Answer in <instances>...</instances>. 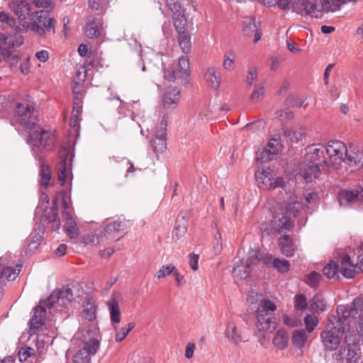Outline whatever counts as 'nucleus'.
<instances>
[{"label":"nucleus","mask_w":363,"mask_h":363,"mask_svg":"<svg viewBox=\"0 0 363 363\" xmlns=\"http://www.w3.org/2000/svg\"><path fill=\"white\" fill-rule=\"evenodd\" d=\"M34 108L27 104L18 103L16 107L13 121L28 133L27 143L35 155L45 150L52 151L55 147V135L38 125Z\"/></svg>","instance_id":"f257e3e1"},{"label":"nucleus","mask_w":363,"mask_h":363,"mask_svg":"<svg viewBox=\"0 0 363 363\" xmlns=\"http://www.w3.org/2000/svg\"><path fill=\"white\" fill-rule=\"evenodd\" d=\"M363 323V298L357 297L352 303L350 310L345 306L337 308V315L329 319L325 329L320 333V339L324 348L329 351L335 350L340 343L343 333L350 328L349 317Z\"/></svg>","instance_id":"f03ea898"},{"label":"nucleus","mask_w":363,"mask_h":363,"mask_svg":"<svg viewBox=\"0 0 363 363\" xmlns=\"http://www.w3.org/2000/svg\"><path fill=\"white\" fill-rule=\"evenodd\" d=\"M341 266L331 261L323 269V274L328 278H335L338 272L343 277L351 279L363 272V242L354 250L352 255L344 254L340 259Z\"/></svg>","instance_id":"7ed1b4c3"},{"label":"nucleus","mask_w":363,"mask_h":363,"mask_svg":"<svg viewBox=\"0 0 363 363\" xmlns=\"http://www.w3.org/2000/svg\"><path fill=\"white\" fill-rule=\"evenodd\" d=\"M74 299L73 294L69 288L62 287L58 292L52 294L47 299L41 301L34 308V313L30 320V331L35 333L42 328L45 324L47 308H51L57 304L66 307Z\"/></svg>","instance_id":"20e7f679"},{"label":"nucleus","mask_w":363,"mask_h":363,"mask_svg":"<svg viewBox=\"0 0 363 363\" xmlns=\"http://www.w3.org/2000/svg\"><path fill=\"white\" fill-rule=\"evenodd\" d=\"M322 149L320 150L316 147L311 145L306 149L305 157L300 165L298 176L306 183L312 182L318 179L322 172H328L318 156V153H322Z\"/></svg>","instance_id":"39448f33"},{"label":"nucleus","mask_w":363,"mask_h":363,"mask_svg":"<svg viewBox=\"0 0 363 363\" xmlns=\"http://www.w3.org/2000/svg\"><path fill=\"white\" fill-rule=\"evenodd\" d=\"M320 150L322 149V153H318L320 161L323 162L326 168H337L342 162L345 163V157L347 155L348 149L345 145L339 140H330L326 145L320 144H313Z\"/></svg>","instance_id":"423d86ee"},{"label":"nucleus","mask_w":363,"mask_h":363,"mask_svg":"<svg viewBox=\"0 0 363 363\" xmlns=\"http://www.w3.org/2000/svg\"><path fill=\"white\" fill-rule=\"evenodd\" d=\"M276 305L268 299H262L257 311V328L259 330L266 333L273 332L277 326L276 318L273 313L276 311Z\"/></svg>","instance_id":"0eeeda50"},{"label":"nucleus","mask_w":363,"mask_h":363,"mask_svg":"<svg viewBox=\"0 0 363 363\" xmlns=\"http://www.w3.org/2000/svg\"><path fill=\"white\" fill-rule=\"evenodd\" d=\"M362 355L359 337L356 334L345 335L340 350V357L343 363H359Z\"/></svg>","instance_id":"6e6552de"},{"label":"nucleus","mask_w":363,"mask_h":363,"mask_svg":"<svg viewBox=\"0 0 363 363\" xmlns=\"http://www.w3.org/2000/svg\"><path fill=\"white\" fill-rule=\"evenodd\" d=\"M255 175L257 185L260 188L274 189L284 186L283 179L279 177L275 179L272 170L269 167H259Z\"/></svg>","instance_id":"1a4fd4ad"},{"label":"nucleus","mask_w":363,"mask_h":363,"mask_svg":"<svg viewBox=\"0 0 363 363\" xmlns=\"http://www.w3.org/2000/svg\"><path fill=\"white\" fill-rule=\"evenodd\" d=\"M74 339L82 343V347L80 350L84 351L90 356L94 355L99 348V340L94 336L93 333L89 329L77 331L74 335Z\"/></svg>","instance_id":"9d476101"},{"label":"nucleus","mask_w":363,"mask_h":363,"mask_svg":"<svg viewBox=\"0 0 363 363\" xmlns=\"http://www.w3.org/2000/svg\"><path fill=\"white\" fill-rule=\"evenodd\" d=\"M257 255V252L252 251L248 257L239 260L233 269V275L235 279L242 280L247 278L251 272L252 266L261 258Z\"/></svg>","instance_id":"9b49d317"},{"label":"nucleus","mask_w":363,"mask_h":363,"mask_svg":"<svg viewBox=\"0 0 363 363\" xmlns=\"http://www.w3.org/2000/svg\"><path fill=\"white\" fill-rule=\"evenodd\" d=\"M190 74L189 60L186 57H181L177 64V69L169 67L164 69V78L166 80L174 81L177 79H186Z\"/></svg>","instance_id":"f8f14e48"},{"label":"nucleus","mask_w":363,"mask_h":363,"mask_svg":"<svg viewBox=\"0 0 363 363\" xmlns=\"http://www.w3.org/2000/svg\"><path fill=\"white\" fill-rule=\"evenodd\" d=\"M86 74L78 71L74 77V82L77 86H73L74 103L72 115L80 116L82 112L83 93L79 90L78 85L85 80Z\"/></svg>","instance_id":"ddd939ff"},{"label":"nucleus","mask_w":363,"mask_h":363,"mask_svg":"<svg viewBox=\"0 0 363 363\" xmlns=\"http://www.w3.org/2000/svg\"><path fill=\"white\" fill-rule=\"evenodd\" d=\"M363 198V189L355 191L342 190L339 192L337 199L340 206L344 207L352 206Z\"/></svg>","instance_id":"4468645a"},{"label":"nucleus","mask_w":363,"mask_h":363,"mask_svg":"<svg viewBox=\"0 0 363 363\" xmlns=\"http://www.w3.org/2000/svg\"><path fill=\"white\" fill-rule=\"evenodd\" d=\"M7 257L0 258V283L4 284L6 281L14 280L20 272L21 265H17V268L8 266Z\"/></svg>","instance_id":"2eb2a0df"},{"label":"nucleus","mask_w":363,"mask_h":363,"mask_svg":"<svg viewBox=\"0 0 363 363\" xmlns=\"http://www.w3.org/2000/svg\"><path fill=\"white\" fill-rule=\"evenodd\" d=\"M290 216V214L286 213L282 208L280 209V212L275 211L273 213L272 223L279 233L282 230H290L292 228L293 223Z\"/></svg>","instance_id":"dca6fc26"},{"label":"nucleus","mask_w":363,"mask_h":363,"mask_svg":"<svg viewBox=\"0 0 363 363\" xmlns=\"http://www.w3.org/2000/svg\"><path fill=\"white\" fill-rule=\"evenodd\" d=\"M281 151V145L279 139L271 138L268 142L266 148L263 150L259 157L257 160L262 162H267L273 159L274 155H277Z\"/></svg>","instance_id":"f3484780"},{"label":"nucleus","mask_w":363,"mask_h":363,"mask_svg":"<svg viewBox=\"0 0 363 363\" xmlns=\"http://www.w3.org/2000/svg\"><path fill=\"white\" fill-rule=\"evenodd\" d=\"M102 29V22L100 18L89 16L87 18L84 30L86 36L89 38H97Z\"/></svg>","instance_id":"a211bd4d"},{"label":"nucleus","mask_w":363,"mask_h":363,"mask_svg":"<svg viewBox=\"0 0 363 363\" xmlns=\"http://www.w3.org/2000/svg\"><path fill=\"white\" fill-rule=\"evenodd\" d=\"M345 164L359 169L363 167V149L357 147H350L345 157Z\"/></svg>","instance_id":"6ab92c4d"},{"label":"nucleus","mask_w":363,"mask_h":363,"mask_svg":"<svg viewBox=\"0 0 363 363\" xmlns=\"http://www.w3.org/2000/svg\"><path fill=\"white\" fill-rule=\"evenodd\" d=\"M260 258V261L263 262L265 264L271 265L280 273H286L289 270L290 263L288 260L273 258L272 255L268 254Z\"/></svg>","instance_id":"aec40b11"},{"label":"nucleus","mask_w":363,"mask_h":363,"mask_svg":"<svg viewBox=\"0 0 363 363\" xmlns=\"http://www.w3.org/2000/svg\"><path fill=\"white\" fill-rule=\"evenodd\" d=\"M204 79L211 89L218 90L221 80L220 69L215 67H208L204 74Z\"/></svg>","instance_id":"412c9836"},{"label":"nucleus","mask_w":363,"mask_h":363,"mask_svg":"<svg viewBox=\"0 0 363 363\" xmlns=\"http://www.w3.org/2000/svg\"><path fill=\"white\" fill-rule=\"evenodd\" d=\"M48 152V151L45 150H43V151L39 155H35L33 152L35 158H38L40 162V185L43 186L45 188L48 187L49 182L51 179V173L49 167L45 164L43 160L45 154Z\"/></svg>","instance_id":"4be33fe9"},{"label":"nucleus","mask_w":363,"mask_h":363,"mask_svg":"<svg viewBox=\"0 0 363 363\" xmlns=\"http://www.w3.org/2000/svg\"><path fill=\"white\" fill-rule=\"evenodd\" d=\"M278 245L281 252L287 257H292L298 249L297 245L289 235L280 237Z\"/></svg>","instance_id":"5701e85b"},{"label":"nucleus","mask_w":363,"mask_h":363,"mask_svg":"<svg viewBox=\"0 0 363 363\" xmlns=\"http://www.w3.org/2000/svg\"><path fill=\"white\" fill-rule=\"evenodd\" d=\"M10 7L21 21L30 15L31 11V5L26 0L13 1L10 4Z\"/></svg>","instance_id":"b1692460"},{"label":"nucleus","mask_w":363,"mask_h":363,"mask_svg":"<svg viewBox=\"0 0 363 363\" xmlns=\"http://www.w3.org/2000/svg\"><path fill=\"white\" fill-rule=\"evenodd\" d=\"M180 90L177 88L169 89L163 96V106L164 108H175L179 102Z\"/></svg>","instance_id":"393cba45"},{"label":"nucleus","mask_w":363,"mask_h":363,"mask_svg":"<svg viewBox=\"0 0 363 363\" xmlns=\"http://www.w3.org/2000/svg\"><path fill=\"white\" fill-rule=\"evenodd\" d=\"M123 226V223L120 220L104 222L103 223L104 236L108 239H116Z\"/></svg>","instance_id":"a878e982"},{"label":"nucleus","mask_w":363,"mask_h":363,"mask_svg":"<svg viewBox=\"0 0 363 363\" xmlns=\"http://www.w3.org/2000/svg\"><path fill=\"white\" fill-rule=\"evenodd\" d=\"M243 33L248 37L253 35L255 43H257L261 38L262 33L253 18H246L243 22Z\"/></svg>","instance_id":"bb28decb"},{"label":"nucleus","mask_w":363,"mask_h":363,"mask_svg":"<svg viewBox=\"0 0 363 363\" xmlns=\"http://www.w3.org/2000/svg\"><path fill=\"white\" fill-rule=\"evenodd\" d=\"M67 157L68 151L63 150L60 155L57 172V179L61 186L65 184L69 172L67 163Z\"/></svg>","instance_id":"cd10ccee"},{"label":"nucleus","mask_w":363,"mask_h":363,"mask_svg":"<svg viewBox=\"0 0 363 363\" xmlns=\"http://www.w3.org/2000/svg\"><path fill=\"white\" fill-rule=\"evenodd\" d=\"M107 306L110 313V318L113 325L118 324L121 321V311L117 298L112 296L107 301Z\"/></svg>","instance_id":"c85d7f7f"},{"label":"nucleus","mask_w":363,"mask_h":363,"mask_svg":"<svg viewBox=\"0 0 363 363\" xmlns=\"http://www.w3.org/2000/svg\"><path fill=\"white\" fill-rule=\"evenodd\" d=\"M28 29H30L34 33L39 35L40 37L46 38L48 36L44 27H42L36 22L30 24L28 22L23 21L15 28L18 33L26 31Z\"/></svg>","instance_id":"c756f323"},{"label":"nucleus","mask_w":363,"mask_h":363,"mask_svg":"<svg viewBox=\"0 0 363 363\" xmlns=\"http://www.w3.org/2000/svg\"><path fill=\"white\" fill-rule=\"evenodd\" d=\"M357 0H323L321 1L322 11L325 13L335 12L341 9V7L350 2H356Z\"/></svg>","instance_id":"7c9ffc66"},{"label":"nucleus","mask_w":363,"mask_h":363,"mask_svg":"<svg viewBox=\"0 0 363 363\" xmlns=\"http://www.w3.org/2000/svg\"><path fill=\"white\" fill-rule=\"evenodd\" d=\"M289 336L284 329L277 330L272 340V344L279 350H284L289 346Z\"/></svg>","instance_id":"2f4dec72"},{"label":"nucleus","mask_w":363,"mask_h":363,"mask_svg":"<svg viewBox=\"0 0 363 363\" xmlns=\"http://www.w3.org/2000/svg\"><path fill=\"white\" fill-rule=\"evenodd\" d=\"M84 317L88 320H93L96 317L97 306L92 297H87L83 303Z\"/></svg>","instance_id":"473e14b6"},{"label":"nucleus","mask_w":363,"mask_h":363,"mask_svg":"<svg viewBox=\"0 0 363 363\" xmlns=\"http://www.w3.org/2000/svg\"><path fill=\"white\" fill-rule=\"evenodd\" d=\"M187 220L183 216L178 217L175 221L172 232V239L179 240L181 237L184 235L187 231Z\"/></svg>","instance_id":"72a5a7b5"},{"label":"nucleus","mask_w":363,"mask_h":363,"mask_svg":"<svg viewBox=\"0 0 363 363\" xmlns=\"http://www.w3.org/2000/svg\"><path fill=\"white\" fill-rule=\"evenodd\" d=\"M167 135L155 132V138L152 140V146L154 152L157 154L162 152L167 147Z\"/></svg>","instance_id":"f704fd0d"},{"label":"nucleus","mask_w":363,"mask_h":363,"mask_svg":"<svg viewBox=\"0 0 363 363\" xmlns=\"http://www.w3.org/2000/svg\"><path fill=\"white\" fill-rule=\"evenodd\" d=\"M174 26L177 33L187 31V17L184 13H179L177 15L173 16Z\"/></svg>","instance_id":"c9c22d12"},{"label":"nucleus","mask_w":363,"mask_h":363,"mask_svg":"<svg viewBox=\"0 0 363 363\" xmlns=\"http://www.w3.org/2000/svg\"><path fill=\"white\" fill-rule=\"evenodd\" d=\"M304 205L301 201L294 200L289 202L284 208L286 213H289L294 217L298 216L301 211L303 209Z\"/></svg>","instance_id":"e433bc0d"},{"label":"nucleus","mask_w":363,"mask_h":363,"mask_svg":"<svg viewBox=\"0 0 363 363\" xmlns=\"http://www.w3.org/2000/svg\"><path fill=\"white\" fill-rule=\"evenodd\" d=\"M0 41L9 48H15L21 46L23 43L24 39L23 37L19 34L15 37V39H13L0 33Z\"/></svg>","instance_id":"4c0bfd02"},{"label":"nucleus","mask_w":363,"mask_h":363,"mask_svg":"<svg viewBox=\"0 0 363 363\" xmlns=\"http://www.w3.org/2000/svg\"><path fill=\"white\" fill-rule=\"evenodd\" d=\"M178 41L183 52L188 53L191 49V38L187 31L177 33Z\"/></svg>","instance_id":"58836bf2"},{"label":"nucleus","mask_w":363,"mask_h":363,"mask_svg":"<svg viewBox=\"0 0 363 363\" xmlns=\"http://www.w3.org/2000/svg\"><path fill=\"white\" fill-rule=\"evenodd\" d=\"M284 134L291 143H298L302 139L304 131L301 128L297 129H286L284 131Z\"/></svg>","instance_id":"ea45409f"},{"label":"nucleus","mask_w":363,"mask_h":363,"mask_svg":"<svg viewBox=\"0 0 363 363\" xmlns=\"http://www.w3.org/2000/svg\"><path fill=\"white\" fill-rule=\"evenodd\" d=\"M235 55L234 52H226L223 55V67L228 72H231L235 68Z\"/></svg>","instance_id":"a19ab883"},{"label":"nucleus","mask_w":363,"mask_h":363,"mask_svg":"<svg viewBox=\"0 0 363 363\" xmlns=\"http://www.w3.org/2000/svg\"><path fill=\"white\" fill-rule=\"evenodd\" d=\"M304 16H311L316 18L322 16L321 11L317 9L316 6L311 2L304 0Z\"/></svg>","instance_id":"79ce46f5"},{"label":"nucleus","mask_w":363,"mask_h":363,"mask_svg":"<svg viewBox=\"0 0 363 363\" xmlns=\"http://www.w3.org/2000/svg\"><path fill=\"white\" fill-rule=\"evenodd\" d=\"M226 335L228 337L230 338L235 344H238L242 340L240 334L238 332L237 328L233 323H228Z\"/></svg>","instance_id":"37998d69"},{"label":"nucleus","mask_w":363,"mask_h":363,"mask_svg":"<svg viewBox=\"0 0 363 363\" xmlns=\"http://www.w3.org/2000/svg\"><path fill=\"white\" fill-rule=\"evenodd\" d=\"M135 325L134 323L130 322L128 324L123 326L119 330H117L115 336L116 341L119 342L124 340L129 332H130L131 330L134 328Z\"/></svg>","instance_id":"c03bdc74"},{"label":"nucleus","mask_w":363,"mask_h":363,"mask_svg":"<svg viewBox=\"0 0 363 363\" xmlns=\"http://www.w3.org/2000/svg\"><path fill=\"white\" fill-rule=\"evenodd\" d=\"M41 241V236L38 234H31L28 239L27 251L28 253H33L38 248Z\"/></svg>","instance_id":"a18cd8bd"},{"label":"nucleus","mask_w":363,"mask_h":363,"mask_svg":"<svg viewBox=\"0 0 363 363\" xmlns=\"http://www.w3.org/2000/svg\"><path fill=\"white\" fill-rule=\"evenodd\" d=\"M311 307L314 310L323 311L326 310V303L322 295L315 294L311 300Z\"/></svg>","instance_id":"49530a36"},{"label":"nucleus","mask_w":363,"mask_h":363,"mask_svg":"<svg viewBox=\"0 0 363 363\" xmlns=\"http://www.w3.org/2000/svg\"><path fill=\"white\" fill-rule=\"evenodd\" d=\"M175 268L176 267L172 264L163 265L160 269L157 271V272L155 274V277L157 279L166 278L171 274H173Z\"/></svg>","instance_id":"de8ad7c7"},{"label":"nucleus","mask_w":363,"mask_h":363,"mask_svg":"<svg viewBox=\"0 0 363 363\" xmlns=\"http://www.w3.org/2000/svg\"><path fill=\"white\" fill-rule=\"evenodd\" d=\"M306 338L307 336L304 331L295 330L292 335V342L296 346L301 347L305 344Z\"/></svg>","instance_id":"09e8293b"},{"label":"nucleus","mask_w":363,"mask_h":363,"mask_svg":"<svg viewBox=\"0 0 363 363\" xmlns=\"http://www.w3.org/2000/svg\"><path fill=\"white\" fill-rule=\"evenodd\" d=\"M320 278V274L313 271L306 276L305 282L311 287L315 288L318 286Z\"/></svg>","instance_id":"8fccbe9b"},{"label":"nucleus","mask_w":363,"mask_h":363,"mask_svg":"<svg viewBox=\"0 0 363 363\" xmlns=\"http://www.w3.org/2000/svg\"><path fill=\"white\" fill-rule=\"evenodd\" d=\"M304 324L308 333H311L318 323V318L315 315H307L304 317Z\"/></svg>","instance_id":"3c124183"},{"label":"nucleus","mask_w":363,"mask_h":363,"mask_svg":"<svg viewBox=\"0 0 363 363\" xmlns=\"http://www.w3.org/2000/svg\"><path fill=\"white\" fill-rule=\"evenodd\" d=\"M264 94V83L256 84L252 90L250 99L253 101H260Z\"/></svg>","instance_id":"603ef678"},{"label":"nucleus","mask_w":363,"mask_h":363,"mask_svg":"<svg viewBox=\"0 0 363 363\" xmlns=\"http://www.w3.org/2000/svg\"><path fill=\"white\" fill-rule=\"evenodd\" d=\"M91 356L80 349L73 356V363H90Z\"/></svg>","instance_id":"864d4df0"},{"label":"nucleus","mask_w":363,"mask_h":363,"mask_svg":"<svg viewBox=\"0 0 363 363\" xmlns=\"http://www.w3.org/2000/svg\"><path fill=\"white\" fill-rule=\"evenodd\" d=\"M307 299L303 294L296 295L294 298V307L297 310L303 311L307 308Z\"/></svg>","instance_id":"5fc2aeb1"},{"label":"nucleus","mask_w":363,"mask_h":363,"mask_svg":"<svg viewBox=\"0 0 363 363\" xmlns=\"http://www.w3.org/2000/svg\"><path fill=\"white\" fill-rule=\"evenodd\" d=\"M167 4L173 13V16L177 15L179 13H184L178 0H167Z\"/></svg>","instance_id":"6e6d98bb"},{"label":"nucleus","mask_w":363,"mask_h":363,"mask_svg":"<svg viewBox=\"0 0 363 363\" xmlns=\"http://www.w3.org/2000/svg\"><path fill=\"white\" fill-rule=\"evenodd\" d=\"M56 20L54 18H49L44 23V28L48 35L55 34Z\"/></svg>","instance_id":"4d7b16f0"},{"label":"nucleus","mask_w":363,"mask_h":363,"mask_svg":"<svg viewBox=\"0 0 363 363\" xmlns=\"http://www.w3.org/2000/svg\"><path fill=\"white\" fill-rule=\"evenodd\" d=\"M34 354V350L31 347L22 348L18 352V357L21 362L26 361Z\"/></svg>","instance_id":"13d9d810"},{"label":"nucleus","mask_w":363,"mask_h":363,"mask_svg":"<svg viewBox=\"0 0 363 363\" xmlns=\"http://www.w3.org/2000/svg\"><path fill=\"white\" fill-rule=\"evenodd\" d=\"M65 232L70 238H75L79 234L78 228L75 223H71L65 228Z\"/></svg>","instance_id":"bf43d9fd"},{"label":"nucleus","mask_w":363,"mask_h":363,"mask_svg":"<svg viewBox=\"0 0 363 363\" xmlns=\"http://www.w3.org/2000/svg\"><path fill=\"white\" fill-rule=\"evenodd\" d=\"M83 242L86 245H95L99 244L100 238L92 234H87L83 238Z\"/></svg>","instance_id":"052dcab7"},{"label":"nucleus","mask_w":363,"mask_h":363,"mask_svg":"<svg viewBox=\"0 0 363 363\" xmlns=\"http://www.w3.org/2000/svg\"><path fill=\"white\" fill-rule=\"evenodd\" d=\"M258 74L257 71L255 67L251 68L247 74V84L250 86H252L257 79Z\"/></svg>","instance_id":"680f3d73"},{"label":"nucleus","mask_w":363,"mask_h":363,"mask_svg":"<svg viewBox=\"0 0 363 363\" xmlns=\"http://www.w3.org/2000/svg\"><path fill=\"white\" fill-rule=\"evenodd\" d=\"M304 0H298L292 4L293 11L301 16H304Z\"/></svg>","instance_id":"e2e57ef3"},{"label":"nucleus","mask_w":363,"mask_h":363,"mask_svg":"<svg viewBox=\"0 0 363 363\" xmlns=\"http://www.w3.org/2000/svg\"><path fill=\"white\" fill-rule=\"evenodd\" d=\"M276 114L281 120L291 119L294 117L293 112L289 108L278 111Z\"/></svg>","instance_id":"0e129e2a"},{"label":"nucleus","mask_w":363,"mask_h":363,"mask_svg":"<svg viewBox=\"0 0 363 363\" xmlns=\"http://www.w3.org/2000/svg\"><path fill=\"white\" fill-rule=\"evenodd\" d=\"M0 22L5 23L11 27H13L16 25L15 19L4 11L0 12Z\"/></svg>","instance_id":"69168bd1"},{"label":"nucleus","mask_w":363,"mask_h":363,"mask_svg":"<svg viewBox=\"0 0 363 363\" xmlns=\"http://www.w3.org/2000/svg\"><path fill=\"white\" fill-rule=\"evenodd\" d=\"M168 122V116L167 115H164L160 121V126L157 128L156 132L159 133H164L167 135V127Z\"/></svg>","instance_id":"338daca9"},{"label":"nucleus","mask_w":363,"mask_h":363,"mask_svg":"<svg viewBox=\"0 0 363 363\" xmlns=\"http://www.w3.org/2000/svg\"><path fill=\"white\" fill-rule=\"evenodd\" d=\"M0 57H2L3 60L6 62H9L10 59H17L16 55H13L11 51L8 50L6 48H4L0 46Z\"/></svg>","instance_id":"774afa93"}]
</instances>
